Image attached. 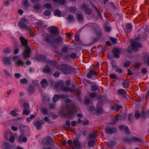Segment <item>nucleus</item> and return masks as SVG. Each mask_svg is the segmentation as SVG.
I'll return each instance as SVG.
<instances>
[{"mask_svg": "<svg viewBox=\"0 0 149 149\" xmlns=\"http://www.w3.org/2000/svg\"><path fill=\"white\" fill-rule=\"evenodd\" d=\"M67 113L65 116L67 117H70L72 116L74 113L76 111L75 106L73 104H68L67 105Z\"/></svg>", "mask_w": 149, "mask_h": 149, "instance_id": "f257e3e1", "label": "nucleus"}, {"mask_svg": "<svg viewBox=\"0 0 149 149\" xmlns=\"http://www.w3.org/2000/svg\"><path fill=\"white\" fill-rule=\"evenodd\" d=\"M29 22L27 19L24 18H22L18 23V25L21 28L24 29H26L29 31H31V29L30 27L27 26Z\"/></svg>", "mask_w": 149, "mask_h": 149, "instance_id": "f03ea898", "label": "nucleus"}, {"mask_svg": "<svg viewBox=\"0 0 149 149\" xmlns=\"http://www.w3.org/2000/svg\"><path fill=\"white\" fill-rule=\"evenodd\" d=\"M64 83L63 81H60L58 82L56 85V88H59L64 91L73 92L74 90L68 86L63 87Z\"/></svg>", "mask_w": 149, "mask_h": 149, "instance_id": "7ed1b4c3", "label": "nucleus"}, {"mask_svg": "<svg viewBox=\"0 0 149 149\" xmlns=\"http://www.w3.org/2000/svg\"><path fill=\"white\" fill-rule=\"evenodd\" d=\"M59 69L63 72L66 74L70 73L71 70V67L65 64L61 65Z\"/></svg>", "mask_w": 149, "mask_h": 149, "instance_id": "20e7f679", "label": "nucleus"}, {"mask_svg": "<svg viewBox=\"0 0 149 149\" xmlns=\"http://www.w3.org/2000/svg\"><path fill=\"white\" fill-rule=\"evenodd\" d=\"M44 41L48 43L53 44H54V38L51 35L47 36L45 38Z\"/></svg>", "mask_w": 149, "mask_h": 149, "instance_id": "39448f33", "label": "nucleus"}, {"mask_svg": "<svg viewBox=\"0 0 149 149\" xmlns=\"http://www.w3.org/2000/svg\"><path fill=\"white\" fill-rule=\"evenodd\" d=\"M50 33L54 35H57L59 32V29L58 27L53 26L49 28Z\"/></svg>", "mask_w": 149, "mask_h": 149, "instance_id": "423d86ee", "label": "nucleus"}, {"mask_svg": "<svg viewBox=\"0 0 149 149\" xmlns=\"http://www.w3.org/2000/svg\"><path fill=\"white\" fill-rule=\"evenodd\" d=\"M31 50L28 46L25 47V50L23 54V56L24 58H26L30 56Z\"/></svg>", "mask_w": 149, "mask_h": 149, "instance_id": "0eeeda50", "label": "nucleus"}, {"mask_svg": "<svg viewBox=\"0 0 149 149\" xmlns=\"http://www.w3.org/2000/svg\"><path fill=\"white\" fill-rule=\"evenodd\" d=\"M43 142L45 143V144L47 146H49L50 145H53L54 143L52 138L49 136L46 137L43 140Z\"/></svg>", "mask_w": 149, "mask_h": 149, "instance_id": "6e6552de", "label": "nucleus"}, {"mask_svg": "<svg viewBox=\"0 0 149 149\" xmlns=\"http://www.w3.org/2000/svg\"><path fill=\"white\" fill-rule=\"evenodd\" d=\"M131 47L132 50L135 51L137 50V48L141 47V45L140 43L134 42H132Z\"/></svg>", "mask_w": 149, "mask_h": 149, "instance_id": "1a4fd4ad", "label": "nucleus"}, {"mask_svg": "<svg viewBox=\"0 0 149 149\" xmlns=\"http://www.w3.org/2000/svg\"><path fill=\"white\" fill-rule=\"evenodd\" d=\"M105 131L107 133L111 134L116 132V129L115 127H108L106 128Z\"/></svg>", "mask_w": 149, "mask_h": 149, "instance_id": "9d476101", "label": "nucleus"}, {"mask_svg": "<svg viewBox=\"0 0 149 149\" xmlns=\"http://www.w3.org/2000/svg\"><path fill=\"white\" fill-rule=\"evenodd\" d=\"M82 8L84 9L85 13L88 14L90 15L92 13V10L88 7L87 5L85 4H83L82 6Z\"/></svg>", "mask_w": 149, "mask_h": 149, "instance_id": "9b49d317", "label": "nucleus"}, {"mask_svg": "<svg viewBox=\"0 0 149 149\" xmlns=\"http://www.w3.org/2000/svg\"><path fill=\"white\" fill-rule=\"evenodd\" d=\"M121 49H117L116 48H114L113 50V52L114 56L116 58H118L119 57V54Z\"/></svg>", "mask_w": 149, "mask_h": 149, "instance_id": "f8f14e48", "label": "nucleus"}, {"mask_svg": "<svg viewBox=\"0 0 149 149\" xmlns=\"http://www.w3.org/2000/svg\"><path fill=\"white\" fill-rule=\"evenodd\" d=\"M27 140V138L23 135H20L18 138L17 141L18 142H25Z\"/></svg>", "mask_w": 149, "mask_h": 149, "instance_id": "ddd939ff", "label": "nucleus"}, {"mask_svg": "<svg viewBox=\"0 0 149 149\" xmlns=\"http://www.w3.org/2000/svg\"><path fill=\"white\" fill-rule=\"evenodd\" d=\"M98 73L96 71L93 70H90L87 74V77L89 78H91L92 76H96Z\"/></svg>", "mask_w": 149, "mask_h": 149, "instance_id": "4468645a", "label": "nucleus"}, {"mask_svg": "<svg viewBox=\"0 0 149 149\" xmlns=\"http://www.w3.org/2000/svg\"><path fill=\"white\" fill-rule=\"evenodd\" d=\"M128 142H130L132 141H138L139 142H141L142 140L141 139H139L138 138L133 137H132L131 139H127V140Z\"/></svg>", "mask_w": 149, "mask_h": 149, "instance_id": "2eb2a0df", "label": "nucleus"}, {"mask_svg": "<svg viewBox=\"0 0 149 149\" xmlns=\"http://www.w3.org/2000/svg\"><path fill=\"white\" fill-rule=\"evenodd\" d=\"M20 40H21L22 45L25 46V47L27 46L28 42L27 40L23 37L21 36L20 37Z\"/></svg>", "mask_w": 149, "mask_h": 149, "instance_id": "dca6fc26", "label": "nucleus"}, {"mask_svg": "<svg viewBox=\"0 0 149 149\" xmlns=\"http://www.w3.org/2000/svg\"><path fill=\"white\" fill-rule=\"evenodd\" d=\"M43 123V121L42 120H40L35 122L34 125L36 126L38 130H39L40 129Z\"/></svg>", "mask_w": 149, "mask_h": 149, "instance_id": "f3484780", "label": "nucleus"}, {"mask_svg": "<svg viewBox=\"0 0 149 149\" xmlns=\"http://www.w3.org/2000/svg\"><path fill=\"white\" fill-rule=\"evenodd\" d=\"M65 97V96L63 95H55L54 96L53 100L54 102H56L58 100L59 98H63Z\"/></svg>", "mask_w": 149, "mask_h": 149, "instance_id": "a211bd4d", "label": "nucleus"}, {"mask_svg": "<svg viewBox=\"0 0 149 149\" xmlns=\"http://www.w3.org/2000/svg\"><path fill=\"white\" fill-rule=\"evenodd\" d=\"M144 64H147L149 66V54H147L144 57Z\"/></svg>", "mask_w": 149, "mask_h": 149, "instance_id": "6ab92c4d", "label": "nucleus"}, {"mask_svg": "<svg viewBox=\"0 0 149 149\" xmlns=\"http://www.w3.org/2000/svg\"><path fill=\"white\" fill-rule=\"evenodd\" d=\"M73 144L75 147L77 148H79L81 146V144L77 140H75L73 141Z\"/></svg>", "mask_w": 149, "mask_h": 149, "instance_id": "aec40b11", "label": "nucleus"}, {"mask_svg": "<svg viewBox=\"0 0 149 149\" xmlns=\"http://www.w3.org/2000/svg\"><path fill=\"white\" fill-rule=\"evenodd\" d=\"M123 87L124 88H127L129 87V82L128 80L124 81L122 83Z\"/></svg>", "mask_w": 149, "mask_h": 149, "instance_id": "412c9836", "label": "nucleus"}, {"mask_svg": "<svg viewBox=\"0 0 149 149\" xmlns=\"http://www.w3.org/2000/svg\"><path fill=\"white\" fill-rule=\"evenodd\" d=\"M41 84L42 87H45L48 85L47 81L46 79H44L41 81Z\"/></svg>", "mask_w": 149, "mask_h": 149, "instance_id": "4be33fe9", "label": "nucleus"}, {"mask_svg": "<svg viewBox=\"0 0 149 149\" xmlns=\"http://www.w3.org/2000/svg\"><path fill=\"white\" fill-rule=\"evenodd\" d=\"M10 58L9 57H5L3 59V62L5 64L10 63Z\"/></svg>", "mask_w": 149, "mask_h": 149, "instance_id": "5701e85b", "label": "nucleus"}, {"mask_svg": "<svg viewBox=\"0 0 149 149\" xmlns=\"http://www.w3.org/2000/svg\"><path fill=\"white\" fill-rule=\"evenodd\" d=\"M97 131H95L91 133L89 135V137L90 139H94L97 136Z\"/></svg>", "mask_w": 149, "mask_h": 149, "instance_id": "b1692460", "label": "nucleus"}, {"mask_svg": "<svg viewBox=\"0 0 149 149\" xmlns=\"http://www.w3.org/2000/svg\"><path fill=\"white\" fill-rule=\"evenodd\" d=\"M51 70V69L47 65L44 67L43 69V72L45 73L49 72Z\"/></svg>", "mask_w": 149, "mask_h": 149, "instance_id": "393cba45", "label": "nucleus"}, {"mask_svg": "<svg viewBox=\"0 0 149 149\" xmlns=\"http://www.w3.org/2000/svg\"><path fill=\"white\" fill-rule=\"evenodd\" d=\"M34 88L32 86L29 87L27 90V93L29 94H31L34 92Z\"/></svg>", "mask_w": 149, "mask_h": 149, "instance_id": "a878e982", "label": "nucleus"}, {"mask_svg": "<svg viewBox=\"0 0 149 149\" xmlns=\"http://www.w3.org/2000/svg\"><path fill=\"white\" fill-rule=\"evenodd\" d=\"M66 19L69 22H72L74 20L73 16L71 15H69Z\"/></svg>", "mask_w": 149, "mask_h": 149, "instance_id": "bb28decb", "label": "nucleus"}, {"mask_svg": "<svg viewBox=\"0 0 149 149\" xmlns=\"http://www.w3.org/2000/svg\"><path fill=\"white\" fill-rule=\"evenodd\" d=\"M17 111L18 110L17 109L15 110H13L11 111L10 114L14 117L17 116H18V114L16 113V111Z\"/></svg>", "mask_w": 149, "mask_h": 149, "instance_id": "cd10ccee", "label": "nucleus"}, {"mask_svg": "<svg viewBox=\"0 0 149 149\" xmlns=\"http://www.w3.org/2000/svg\"><path fill=\"white\" fill-rule=\"evenodd\" d=\"M3 146L5 149H10L11 148L10 145L7 143H4Z\"/></svg>", "mask_w": 149, "mask_h": 149, "instance_id": "c85d7f7f", "label": "nucleus"}, {"mask_svg": "<svg viewBox=\"0 0 149 149\" xmlns=\"http://www.w3.org/2000/svg\"><path fill=\"white\" fill-rule=\"evenodd\" d=\"M95 144V142L93 140H91L88 141V146L89 147H93Z\"/></svg>", "mask_w": 149, "mask_h": 149, "instance_id": "c756f323", "label": "nucleus"}, {"mask_svg": "<svg viewBox=\"0 0 149 149\" xmlns=\"http://www.w3.org/2000/svg\"><path fill=\"white\" fill-rule=\"evenodd\" d=\"M83 15L81 14H78L77 15V18L79 21L83 20Z\"/></svg>", "mask_w": 149, "mask_h": 149, "instance_id": "7c9ffc66", "label": "nucleus"}, {"mask_svg": "<svg viewBox=\"0 0 149 149\" xmlns=\"http://www.w3.org/2000/svg\"><path fill=\"white\" fill-rule=\"evenodd\" d=\"M38 58L40 60L42 61H44L46 59L45 56L43 55H40L38 57Z\"/></svg>", "mask_w": 149, "mask_h": 149, "instance_id": "2f4dec72", "label": "nucleus"}, {"mask_svg": "<svg viewBox=\"0 0 149 149\" xmlns=\"http://www.w3.org/2000/svg\"><path fill=\"white\" fill-rule=\"evenodd\" d=\"M31 111L29 109H25L23 110V114L28 115L30 113Z\"/></svg>", "mask_w": 149, "mask_h": 149, "instance_id": "473e14b6", "label": "nucleus"}, {"mask_svg": "<svg viewBox=\"0 0 149 149\" xmlns=\"http://www.w3.org/2000/svg\"><path fill=\"white\" fill-rule=\"evenodd\" d=\"M126 28L127 29V30L130 32L132 29V26L130 24H128L126 26Z\"/></svg>", "mask_w": 149, "mask_h": 149, "instance_id": "72a5a7b5", "label": "nucleus"}, {"mask_svg": "<svg viewBox=\"0 0 149 149\" xmlns=\"http://www.w3.org/2000/svg\"><path fill=\"white\" fill-rule=\"evenodd\" d=\"M62 42V40L60 38H57L56 40L54 39V43H55L56 44H58L61 43Z\"/></svg>", "mask_w": 149, "mask_h": 149, "instance_id": "f704fd0d", "label": "nucleus"}, {"mask_svg": "<svg viewBox=\"0 0 149 149\" xmlns=\"http://www.w3.org/2000/svg\"><path fill=\"white\" fill-rule=\"evenodd\" d=\"M69 49L67 47H64L63 48L62 51L64 53H67L69 52Z\"/></svg>", "mask_w": 149, "mask_h": 149, "instance_id": "c9c22d12", "label": "nucleus"}, {"mask_svg": "<svg viewBox=\"0 0 149 149\" xmlns=\"http://www.w3.org/2000/svg\"><path fill=\"white\" fill-rule=\"evenodd\" d=\"M118 92L121 95L125 94L126 93V91L125 90L122 89H119L118 90Z\"/></svg>", "mask_w": 149, "mask_h": 149, "instance_id": "e433bc0d", "label": "nucleus"}, {"mask_svg": "<svg viewBox=\"0 0 149 149\" xmlns=\"http://www.w3.org/2000/svg\"><path fill=\"white\" fill-rule=\"evenodd\" d=\"M61 12L58 10H56L54 11V14L59 17L61 16Z\"/></svg>", "mask_w": 149, "mask_h": 149, "instance_id": "4c0bfd02", "label": "nucleus"}, {"mask_svg": "<svg viewBox=\"0 0 149 149\" xmlns=\"http://www.w3.org/2000/svg\"><path fill=\"white\" fill-rule=\"evenodd\" d=\"M24 64L23 62L21 60H19L17 61L16 65L18 66H22Z\"/></svg>", "mask_w": 149, "mask_h": 149, "instance_id": "58836bf2", "label": "nucleus"}, {"mask_svg": "<svg viewBox=\"0 0 149 149\" xmlns=\"http://www.w3.org/2000/svg\"><path fill=\"white\" fill-rule=\"evenodd\" d=\"M33 8L35 10H38L41 8V5L40 4H38L34 6Z\"/></svg>", "mask_w": 149, "mask_h": 149, "instance_id": "ea45409f", "label": "nucleus"}, {"mask_svg": "<svg viewBox=\"0 0 149 149\" xmlns=\"http://www.w3.org/2000/svg\"><path fill=\"white\" fill-rule=\"evenodd\" d=\"M41 111L42 113L44 114H47L48 112L47 109L45 108H43L42 109Z\"/></svg>", "mask_w": 149, "mask_h": 149, "instance_id": "a19ab883", "label": "nucleus"}, {"mask_svg": "<svg viewBox=\"0 0 149 149\" xmlns=\"http://www.w3.org/2000/svg\"><path fill=\"white\" fill-rule=\"evenodd\" d=\"M140 114L139 111H136L135 114V118L137 119L139 118L140 117Z\"/></svg>", "mask_w": 149, "mask_h": 149, "instance_id": "79ce46f5", "label": "nucleus"}, {"mask_svg": "<svg viewBox=\"0 0 149 149\" xmlns=\"http://www.w3.org/2000/svg\"><path fill=\"white\" fill-rule=\"evenodd\" d=\"M23 106L24 109H29L30 107L29 106V104L28 103H24L23 104Z\"/></svg>", "mask_w": 149, "mask_h": 149, "instance_id": "37998d69", "label": "nucleus"}, {"mask_svg": "<svg viewBox=\"0 0 149 149\" xmlns=\"http://www.w3.org/2000/svg\"><path fill=\"white\" fill-rule=\"evenodd\" d=\"M104 29L106 31L109 32L111 30L110 27L107 25H105L104 26Z\"/></svg>", "mask_w": 149, "mask_h": 149, "instance_id": "c03bdc74", "label": "nucleus"}, {"mask_svg": "<svg viewBox=\"0 0 149 149\" xmlns=\"http://www.w3.org/2000/svg\"><path fill=\"white\" fill-rule=\"evenodd\" d=\"M98 89V86L96 85H92L91 87V90L92 91H94L97 90Z\"/></svg>", "mask_w": 149, "mask_h": 149, "instance_id": "a18cd8bd", "label": "nucleus"}, {"mask_svg": "<svg viewBox=\"0 0 149 149\" xmlns=\"http://www.w3.org/2000/svg\"><path fill=\"white\" fill-rule=\"evenodd\" d=\"M49 98L47 95L43 97V100L45 102L49 101Z\"/></svg>", "mask_w": 149, "mask_h": 149, "instance_id": "49530a36", "label": "nucleus"}, {"mask_svg": "<svg viewBox=\"0 0 149 149\" xmlns=\"http://www.w3.org/2000/svg\"><path fill=\"white\" fill-rule=\"evenodd\" d=\"M130 62L129 61H127L125 63L124 66L126 68L129 67L130 65Z\"/></svg>", "mask_w": 149, "mask_h": 149, "instance_id": "de8ad7c7", "label": "nucleus"}, {"mask_svg": "<svg viewBox=\"0 0 149 149\" xmlns=\"http://www.w3.org/2000/svg\"><path fill=\"white\" fill-rule=\"evenodd\" d=\"M15 140V137L13 135H11L9 139V141L11 143H13Z\"/></svg>", "mask_w": 149, "mask_h": 149, "instance_id": "09e8293b", "label": "nucleus"}, {"mask_svg": "<svg viewBox=\"0 0 149 149\" xmlns=\"http://www.w3.org/2000/svg\"><path fill=\"white\" fill-rule=\"evenodd\" d=\"M110 40L111 42L113 44H116L117 42V40L112 37H110Z\"/></svg>", "mask_w": 149, "mask_h": 149, "instance_id": "8fccbe9b", "label": "nucleus"}, {"mask_svg": "<svg viewBox=\"0 0 149 149\" xmlns=\"http://www.w3.org/2000/svg\"><path fill=\"white\" fill-rule=\"evenodd\" d=\"M3 52L5 54H8L10 52V50L9 48H6L4 49Z\"/></svg>", "mask_w": 149, "mask_h": 149, "instance_id": "3c124183", "label": "nucleus"}, {"mask_svg": "<svg viewBox=\"0 0 149 149\" xmlns=\"http://www.w3.org/2000/svg\"><path fill=\"white\" fill-rule=\"evenodd\" d=\"M70 11L72 13H74L76 10V8L74 7L71 6L69 8Z\"/></svg>", "mask_w": 149, "mask_h": 149, "instance_id": "603ef678", "label": "nucleus"}, {"mask_svg": "<svg viewBox=\"0 0 149 149\" xmlns=\"http://www.w3.org/2000/svg\"><path fill=\"white\" fill-rule=\"evenodd\" d=\"M27 80L25 78L22 79L20 80V82L23 84H26L27 83Z\"/></svg>", "mask_w": 149, "mask_h": 149, "instance_id": "864d4df0", "label": "nucleus"}, {"mask_svg": "<svg viewBox=\"0 0 149 149\" xmlns=\"http://www.w3.org/2000/svg\"><path fill=\"white\" fill-rule=\"evenodd\" d=\"M44 14L46 16H49L51 14V12L49 10H47L44 12Z\"/></svg>", "mask_w": 149, "mask_h": 149, "instance_id": "5fc2aeb1", "label": "nucleus"}, {"mask_svg": "<svg viewBox=\"0 0 149 149\" xmlns=\"http://www.w3.org/2000/svg\"><path fill=\"white\" fill-rule=\"evenodd\" d=\"M75 40L76 42H79V35L76 34L75 35Z\"/></svg>", "mask_w": 149, "mask_h": 149, "instance_id": "6e6d98bb", "label": "nucleus"}, {"mask_svg": "<svg viewBox=\"0 0 149 149\" xmlns=\"http://www.w3.org/2000/svg\"><path fill=\"white\" fill-rule=\"evenodd\" d=\"M63 128L64 129V130H65L67 131H72L71 130L70 127V126H64L63 127Z\"/></svg>", "mask_w": 149, "mask_h": 149, "instance_id": "4d7b16f0", "label": "nucleus"}, {"mask_svg": "<svg viewBox=\"0 0 149 149\" xmlns=\"http://www.w3.org/2000/svg\"><path fill=\"white\" fill-rule=\"evenodd\" d=\"M10 2L9 0H5L4 3V4L5 6H8L10 4Z\"/></svg>", "mask_w": 149, "mask_h": 149, "instance_id": "13d9d810", "label": "nucleus"}, {"mask_svg": "<svg viewBox=\"0 0 149 149\" xmlns=\"http://www.w3.org/2000/svg\"><path fill=\"white\" fill-rule=\"evenodd\" d=\"M124 132L126 134H128L130 133L129 130L128 129V127L126 126H125L124 128Z\"/></svg>", "mask_w": 149, "mask_h": 149, "instance_id": "bf43d9fd", "label": "nucleus"}, {"mask_svg": "<svg viewBox=\"0 0 149 149\" xmlns=\"http://www.w3.org/2000/svg\"><path fill=\"white\" fill-rule=\"evenodd\" d=\"M44 6L45 7L48 9L52 7L51 5L49 3L45 4V5Z\"/></svg>", "mask_w": 149, "mask_h": 149, "instance_id": "052dcab7", "label": "nucleus"}, {"mask_svg": "<svg viewBox=\"0 0 149 149\" xmlns=\"http://www.w3.org/2000/svg\"><path fill=\"white\" fill-rule=\"evenodd\" d=\"M77 56L76 54L74 53H72L70 55V56L71 58H74Z\"/></svg>", "mask_w": 149, "mask_h": 149, "instance_id": "680f3d73", "label": "nucleus"}, {"mask_svg": "<svg viewBox=\"0 0 149 149\" xmlns=\"http://www.w3.org/2000/svg\"><path fill=\"white\" fill-rule=\"evenodd\" d=\"M147 72V70L146 68L142 69L141 70V73L143 74H146Z\"/></svg>", "mask_w": 149, "mask_h": 149, "instance_id": "e2e57ef3", "label": "nucleus"}, {"mask_svg": "<svg viewBox=\"0 0 149 149\" xmlns=\"http://www.w3.org/2000/svg\"><path fill=\"white\" fill-rule=\"evenodd\" d=\"M114 145V143L113 142H110L109 143H108L107 146L109 147H112Z\"/></svg>", "mask_w": 149, "mask_h": 149, "instance_id": "0e129e2a", "label": "nucleus"}, {"mask_svg": "<svg viewBox=\"0 0 149 149\" xmlns=\"http://www.w3.org/2000/svg\"><path fill=\"white\" fill-rule=\"evenodd\" d=\"M84 102L86 105L89 104L90 103V100L88 99H86L84 100Z\"/></svg>", "mask_w": 149, "mask_h": 149, "instance_id": "69168bd1", "label": "nucleus"}, {"mask_svg": "<svg viewBox=\"0 0 149 149\" xmlns=\"http://www.w3.org/2000/svg\"><path fill=\"white\" fill-rule=\"evenodd\" d=\"M89 96L91 98H94L96 96V94L94 93H91L89 94Z\"/></svg>", "mask_w": 149, "mask_h": 149, "instance_id": "338daca9", "label": "nucleus"}, {"mask_svg": "<svg viewBox=\"0 0 149 149\" xmlns=\"http://www.w3.org/2000/svg\"><path fill=\"white\" fill-rule=\"evenodd\" d=\"M60 73L59 72H56L54 73V75L56 77H58L60 75Z\"/></svg>", "mask_w": 149, "mask_h": 149, "instance_id": "774afa93", "label": "nucleus"}]
</instances>
